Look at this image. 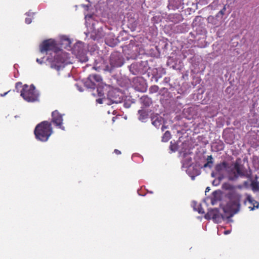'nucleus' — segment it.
I'll return each instance as SVG.
<instances>
[{
  "instance_id": "22",
  "label": "nucleus",
  "mask_w": 259,
  "mask_h": 259,
  "mask_svg": "<svg viewBox=\"0 0 259 259\" xmlns=\"http://www.w3.org/2000/svg\"><path fill=\"white\" fill-rule=\"evenodd\" d=\"M206 162L202 167L203 168L208 167L211 168L212 167L213 164V159L211 155H209L206 158Z\"/></svg>"
},
{
  "instance_id": "17",
  "label": "nucleus",
  "mask_w": 259,
  "mask_h": 259,
  "mask_svg": "<svg viewBox=\"0 0 259 259\" xmlns=\"http://www.w3.org/2000/svg\"><path fill=\"white\" fill-rule=\"evenodd\" d=\"M105 36V33L102 28L100 27L97 29H95L92 34V37L94 39H99Z\"/></svg>"
},
{
  "instance_id": "39",
  "label": "nucleus",
  "mask_w": 259,
  "mask_h": 259,
  "mask_svg": "<svg viewBox=\"0 0 259 259\" xmlns=\"http://www.w3.org/2000/svg\"><path fill=\"white\" fill-rule=\"evenodd\" d=\"M25 22L26 24H29L32 22V18H26L25 19Z\"/></svg>"
},
{
  "instance_id": "26",
  "label": "nucleus",
  "mask_w": 259,
  "mask_h": 259,
  "mask_svg": "<svg viewBox=\"0 0 259 259\" xmlns=\"http://www.w3.org/2000/svg\"><path fill=\"white\" fill-rule=\"evenodd\" d=\"M222 188L224 190H228L230 191H231V190L234 189V186H233L228 183H224L222 185Z\"/></svg>"
},
{
  "instance_id": "41",
  "label": "nucleus",
  "mask_w": 259,
  "mask_h": 259,
  "mask_svg": "<svg viewBox=\"0 0 259 259\" xmlns=\"http://www.w3.org/2000/svg\"><path fill=\"white\" fill-rule=\"evenodd\" d=\"M43 58H42V59H36V62H37L38 63H39V64H41L42 63V62H43V60H43Z\"/></svg>"
},
{
  "instance_id": "2",
  "label": "nucleus",
  "mask_w": 259,
  "mask_h": 259,
  "mask_svg": "<svg viewBox=\"0 0 259 259\" xmlns=\"http://www.w3.org/2000/svg\"><path fill=\"white\" fill-rule=\"evenodd\" d=\"M215 170L219 174L226 170L228 174L229 180L230 181H236L239 177L249 178L251 175V171L245 169L241 164L240 159H237L230 165H229L226 161L217 164L215 166Z\"/></svg>"
},
{
  "instance_id": "38",
  "label": "nucleus",
  "mask_w": 259,
  "mask_h": 259,
  "mask_svg": "<svg viewBox=\"0 0 259 259\" xmlns=\"http://www.w3.org/2000/svg\"><path fill=\"white\" fill-rule=\"evenodd\" d=\"M180 154L181 155H182L183 157H185L186 155L188 154V152L185 151H180Z\"/></svg>"
},
{
  "instance_id": "55",
  "label": "nucleus",
  "mask_w": 259,
  "mask_h": 259,
  "mask_svg": "<svg viewBox=\"0 0 259 259\" xmlns=\"http://www.w3.org/2000/svg\"><path fill=\"white\" fill-rule=\"evenodd\" d=\"M87 1H88V2H90V1H89V0H87Z\"/></svg>"
},
{
  "instance_id": "46",
  "label": "nucleus",
  "mask_w": 259,
  "mask_h": 259,
  "mask_svg": "<svg viewBox=\"0 0 259 259\" xmlns=\"http://www.w3.org/2000/svg\"><path fill=\"white\" fill-rule=\"evenodd\" d=\"M200 16H197L195 19L193 21V24H194L195 23V21H196L197 20V19H200Z\"/></svg>"
},
{
  "instance_id": "7",
  "label": "nucleus",
  "mask_w": 259,
  "mask_h": 259,
  "mask_svg": "<svg viewBox=\"0 0 259 259\" xmlns=\"http://www.w3.org/2000/svg\"><path fill=\"white\" fill-rule=\"evenodd\" d=\"M128 67L130 72L134 75L144 74L149 69L147 61L134 62Z\"/></svg>"
},
{
  "instance_id": "51",
  "label": "nucleus",
  "mask_w": 259,
  "mask_h": 259,
  "mask_svg": "<svg viewBox=\"0 0 259 259\" xmlns=\"http://www.w3.org/2000/svg\"><path fill=\"white\" fill-rule=\"evenodd\" d=\"M10 92V91H9L8 92H7L6 93H5L4 94H1V96L2 97H4L9 92Z\"/></svg>"
},
{
  "instance_id": "42",
  "label": "nucleus",
  "mask_w": 259,
  "mask_h": 259,
  "mask_svg": "<svg viewBox=\"0 0 259 259\" xmlns=\"http://www.w3.org/2000/svg\"><path fill=\"white\" fill-rule=\"evenodd\" d=\"M27 16H29V17H31V16H33L34 13H31L30 12H27L25 14Z\"/></svg>"
},
{
  "instance_id": "37",
  "label": "nucleus",
  "mask_w": 259,
  "mask_h": 259,
  "mask_svg": "<svg viewBox=\"0 0 259 259\" xmlns=\"http://www.w3.org/2000/svg\"><path fill=\"white\" fill-rule=\"evenodd\" d=\"M221 179H222L221 178H219V180L218 181L213 180L212 182V185L214 186H218L219 184L220 181L221 180Z\"/></svg>"
},
{
  "instance_id": "31",
  "label": "nucleus",
  "mask_w": 259,
  "mask_h": 259,
  "mask_svg": "<svg viewBox=\"0 0 259 259\" xmlns=\"http://www.w3.org/2000/svg\"><path fill=\"white\" fill-rule=\"evenodd\" d=\"M194 209L196 211H197L200 214H203L205 212L200 204L198 205V208H196L194 206Z\"/></svg>"
},
{
  "instance_id": "25",
  "label": "nucleus",
  "mask_w": 259,
  "mask_h": 259,
  "mask_svg": "<svg viewBox=\"0 0 259 259\" xmlns=\"http://www.w3.org/2000/svg\"><path fill=\"white\" fill-rule=\"evenodd\" d=\"M171 138V134L169 131L165 132L162 138V141L164 142H167Z\"/></svg>"
},
{
  "instance_id": "20",
  "label": "nucleus",
  "mask_w": 259,
  "mask_h": 259,
  "mask_svg": "<svg viewBox=\"0 0 259 259\" xmlns=\"http://www.w3.org/2000/svg\"><path fill=\"white\" fill-rule=\"evenodd\" d=\"M140 100L142 104L146 107L150 106L152 103L151 99L148 97L147 96H142Z\"/></svg>"
},
{
  "instance_id": "52",
  "label": "nucleus",
  "mask_w": 259,
  "mask_h": 259,
  "mask_svg": "<svg viewBox=\"0 0 259 259\" xmlns=\"http://www.w3.org/2000/svg\"><path fill=\"white\" fill-rule=\"evenodd\" d=\"M166 128V126H164L163 125H162V127H161V130L162 131H163L164 130V129H165Z\"/></svg>"
},
{
  "instance_id": "13",
  "label": "nucleus",
  "mask_w": 259,
  "mask_h": 259,
  "mask_svg": "<svg viewBox=\"0 0 259 259\" xmlns=\"http://www.w3.org/2000/svg\"><path fill=\"white\" fill-rule=\"evenodd\" d=\"M135 89L140 92H144L146 90L145 82L142 78L135 77L133 79Z\"/></svg>"
},
{
  "instance_id": "3",
  "label": "nucleus",
  "mask_w": 259,
  "mask_h": 259,
  "mask_svg": "<svg viewBox=\"0 0 259 259\" xmlns=\"http://www.w3.org/2000/svg\"><path fill=\"white\" fill-rule=\"evenodd\" d=\"M107 88L106 84L97 88V92L99 97L96 99L98 103L110 105L112 104L120 103L123 101V93L119 90L112 89L108 91Z\"/></svg>"
},
{
  "instance_id": "50",
  "label": "nucleus",
  "mask_w": 259,
  "mask_h": 259,
  "mask_svg": "<svg viewBox=\"0 0 259 259\" xmlns=\"http://www.w3.org/2000/svg\"><path fill=\"white\" fill-rule=\"evenodd\" d=\"M230 230H227L224 231V234L226 235L229 234L230 233Z\"/></svg>"
},
{
  "instance_id": "54",
  "label": "nucleus",
  "mask_w": 259,
  "mask_h": 259,
  "mask_svg": "<svg viewBox=\"0 0 259 259\" xmlns=\"http://www.w3.org/2000/svg\"><path fill=\"white\" fill-rule=\"evenodd\" d=\"M213 24H214V25H218V23H217V22H214V23H213Z\"/></svg>"
},
{
  "instance_id": "28",
  "label": "nucleus",
  "mask_w": 259,
  "mask_h": 259,
  "mask_svg": "<svg viewBox=\"0 0 259 259\" xmlns=\"http://www.w3.org/2000/svg\"><path fill=\"white\" fill-rule=\"evenodd\" d=\"M174 18H176V20H171L172 21H173L175 23H178L179 21H181L182 19V17L181 15L179 14H176L173 15Z\"/></svg>"
},
{
  "instance_id": "19",
  "label": "nucleus",
  "mask_w": 259,
  "mask_h": 259,
  "mask_svg": "<svg viewBox=\"0 0 259 259\" xmlns=\"http://www.w3.org/2000/svg\"><path fill=\"white\" fill-rule=\"evenodd\" d=\"M138 119L142 122H145L146 119L148 118V113L144 109H141L138 111Z\"/></svg>"
},
{
  "instance_id": "14",
  "label": "nucleus",
  "mask_w": 259,
  "mask_h": 259,
  "mask_svg": "<svg viewBox=\"0 0 259 259\" xmlns=\"http://www.w3.org/2000/svg\"><path fill=\"white\" fill-rule=\"evenodd\" d=\"M105 41L107 45L112 47L116 46L118 42V39L115 38L113 33L108 34L106 36Z\"/></svg>"
},
{
  "instance_id": "1",
  "label": "nucleus",
  "mask_w": 259,
  "mask_h": 259,
  "mask_svg": "<svg viewBox=\"0 0 259 259\" xmlns=\"http://www.w3.org/2000/svg\"><path fill=\"white\" fill-rule=\"evenodd\" d=\"M52 51L50 54L52 57H48V60L51 62L52 68L59 71L68 64L71 63L67 54L61 51L57 47L55 41L52 39L44 40L40 46L41 53Z\"/></svg>"
},
{
  "instance_id": "43",
  "label": "nucleus",
  "mask_w": 259,
  "mask_h": 259,
  "mask_svg": "<svg viewBox=\"0 0 259 259\" xmlns=\"http://www.w3.org/2000/svg\"><path fill=\"white\" fill-rule=\"evenodd\" d=\"M238 188L239 189H242L243 188V186L241 185H238L237 186H234V189Z\"/></svg>"
},
{
  "instance_id": "27",
  "label": "nucleus",
  "mask_w": 259,
  "mask_h": 259,
  "mask_svg": "<svg viewBox=\"0 0 259 259\" xmlns=\"http://www.w3.org/2000/svg\"><path fill=\"white\" fill-rule=\"evenodd\" d=\"M221 194V192L220 190H216L212 192V198H217V200H219L220 198Z\"/></svg>"
},
{
  "instance_id": "53",
  "label": "nucleus",
  "mask_w": 259,
  "mask_h": 259,
  "mask_svg": "<svg viewBox=\"0 0 259 259\" xmlns=\"http://www.w3.org/2000/svg\"><path fill=\"white\" fill-rule=\"evenodd\" d=\"M132 59H136V56H133L131 57Z\"/></svg>"
},
{
  "instance_id": "12",
  "label": "nucleus",
  "mask_w": 259,
  "mask_h": 259,
  "mask_svg": "<svg viewBox=\"0 0 259 259\" xmlns=\"http://www.w3.org/2000/svg\"><path fill=\"white\" fill-rule=\"evenodd\" d=\"M183 5V0H168L167 8L169 10H176L182 9Z\"/></svg>"
},
{
  "instance_id": "32",
  "label": "nucleus",
  "mask_w": 259,
  "mask_h": 259,
  "mask_svg": "<svg viewBox=\"0 0 259 259\" xmlns=\"http://www.w3.org/2000/svg\"><path fill=\"white\" fill-rule=\"evenodd\" d=\"M159 88L157 85H153L151 86L149 89V92L150 93H154L157 92L158 91Z\"/></svg>"
},
{
  "instance_id": "8",
  "label": "nucleus",
  "mask_w": 259,
  "mask_h": 259,
  "mask_svg": "<svg viewBox=\"0 0 259 259\" xmlns=\"http://www.w3.org/2000/svg\"><path fill=\"white\" fill-rule=\"evenodd\" d=\"M124 63V59L122 55L118 52H113L110 57L111 68H108L107 70L111 71L113 68L121 67Z\"/></svg>"
},
{
  "instance_id": "48",
  "label": "nucleus",
  "mask_w": 259,
  "mask_h": 259,
  "mask_svg": "<svg viewBox=\"0 0 259 259\" xmlns=\"http://www.w3.org/2000/svg\"><path fill=\"white\" fill-rule=\"evenodd\" d=\"M216 175H217V174L215 172H213V171L212 172L211 174V176L213 178L215 177L216 176Z\"/></svg>"
},
{
  "instance_id": "4",
  "label": "nucleus",
  "mask_w": 259,
  "mask_h": 259,
  "mask_svg": "<svg viewBox=\"0 0 259 259\" xmlns=\"http://www.w3.org/2000/svg\"><path fill=\"white\" fill-rule=\"evenodd\" d=\"M227 197L229 201L224 207V212H229L227 219H231L235 214L238 212L240 209V200L241 195L236 189L231 190L226 194Z\"/></svg>"
},
{
  "instance_id": "23",
  "label": "nucleus",
  "mask_w": 259,
  "mask_h": 259,
  "mask_svg": "<svg viewBox=\"0 0 259 259\" xmlns=\"http://www.w3.org/2000/svg\"><path fill=\"white\" fill-rule=\"evenodd\" d=\"M138 24V22L137 20H135L134 19L131 18L128 20V26L132 31H134L136 30Z\"/></svg>"
},
{
  "instance_id": "40",
  "label": "nucleus",
  "mask_w": 259,
  "mask_h": 259,
  "mask_svg": "<svg viewBox=\"0 0 259 259\" xmlns=\"http://www.w3.org/2000/svg\"><path fill=\"white\" fill-rule=\"evenodd\" d=\"M218 201V200H217V198H212L211 201V204L214 205L217 203Z\"/></svg>"
},
{
  "instance_id": "44",
  "label": "nucleus",
  "mask_w": 259,
  "mask_h": 259,
  "mask_svg": "<svg viewBox=\"0 0 259 259\" xmlns=\"http://www.w3.org/2000/svg\"><path fill=\"white\" fill-rule=\"evenodd\" d=\"M114 153H116V154H121V152L117 149L114 150Z\"/></svg>"
},
{
  "instance_id": "29",
  "label": "nucleus",
  "mask_w": 259,
  "mask_h": 259,
  "mask_svg": "<svg viewBox=\"0 0 259 259\" xmlns=\"http://www.w3.org/2000/svg\"><path fill=\"white\" fill-rule=\"evenodd\" d=\"M123 100H124L123 106L126 108H130L131 107L132 104L134 103V102L132 101V100H126L124 99H123Z\"/></svg>"
},
{
  "instance_id": "24",
  "label": "nucleus",
  "mask_w": 259,
  "mask_h": 259,
  "mask_svg": "<svg viewBox=\"0 0 259 259\" xmlns=\"http://www.w3.org/2000/svg\"><path fill=\"white\" fill-rule=\"evenodd\" d=\"M226 11V8L224 7L221 10H220L219 13L216 15L215 17L216 19L219 21L222 20L223 18V16L225 14V12Z\"/></svg>"
},
{
  "instance_id": "49",
  "label": "nucleus",
  "mask_w": 259,
  "mask_h": 259,
  "mask_svg": "<svg viewBox=\"0 0 259 259\" xmlns=\"http://www.w3.org/2000/svg\"><path fill=\"white\" fill-rule=\"evenodd\" d=\"M210 189L209 187H207L206 189H205V193H206L207 192H208L209 191H210Z\"/></svg>"
},
{
  "instance_id": "33",
  "label": "nucleus",
  "mask_w": 259,
  "mask_h": 259,
  "mask_svg": "<svg viewBox=\"0 0 259 259\" xmlns=\"http://www.w3.org/2000/svg\"><path fill=\"white\" fill-rule=\"evenodd\" d=\"M63 40L65 42V45L66 46L65 48H66L67 47L71 48V47L70 46L71 44V41L68 38H64V39Z\"/></svg>"
},
{
  "instance_id": "9",
  "label": "nucleus",
  "mask_w": 259,
  "mask_h": 259,
  "mask_svg": "<svg viewBox=\"0 0 259 259\" xmlns=\"http://www.w3.org/2000/svg\"><path fill=\"white\" fill-rule=\"evenodd\" d=\"M229 212L225 213L224 214H220L218 209L214 208L208 210V211L205 215L204 217L207 220L212 219L215 223H220L222 219H227L229 221L230 219H227L226 216H228Z\"/></svg>"
},
{
  "instance_id": "6",
  "label": "nucleus",
  "mask_w": 259,
  "mask_h": 259,
  "mask_svg": "<svg viewBox=\"0 0 259 259\" xmlns=\"http://www.w3.org/2000/svg\"><path fill=\"white\" fill-rule=\"evenodd\" d=\"M20 96L27 102H35L39 101V93L33 84H25L20 91Z\"/></svg>"
},
{
  "instance_id": "15",
  "label": "nucleus",
  "mask_w": 259,
  "mask_h": 259,
  "mask_svg": "<svg viewBox=\"0 0 259 259\" xmlns=\"http://www.w3.org/2000/svg\"><path fill=\"white\" fill-rule=\"evenodd\" d=\"M85 51V50L84 49V44L81 42H78L76 43L72 48V52L75 56L77 54L82 53Z\"/></svg>"
},
{
  "instance_id": "30",
  "label": "nucleus",
  "mask_w": 259,
  "mask_h": 259,
  "mask_svg": "<svg viewBox=\"0 0 259 259\" xmlns=\"http://www.w3.org/2000/svg\"><path fill=\"white\" fill-rule=\"evenodd\" d=\"M169 149L171 152H176L178 150L177 144H176L175 143H172V142H170Z\"/></svg>"
},
{
  "instance_id": "16",
  "label": "nucleus",
  "mask_w": 259,
  "mask_h": 259,
  "mask_svg": "<svg viewBox=\"0 0 259 259\" xmlns=\"http://www.w3.org/2000/svg\"><path fill=\"white\" fill-rule=\"evenodd\" d=\"M151 121L152 124L158 128L163 122V119L159 115H155L151 117Z\"/></svg>"
},
{
  "instance_id": "21",
  "label": "nucleus",
  "mask_w": 259,
  "mask_h": 259,
  "mask_svg": "<svg viewBox=\"0 0 259 259\" xmlns=\"http://www.w3.org/2000/svg\"><path fill=\"white\" fill-rule=\"evenodd\" d=\"M76 58L78 60V61L81 63H84L88 61V57L87 56V52L86 51L82 53H80L79 54H77L75 55Z\"/></svg>"
},
{
  "instance_id": "35",
  "label": "nucleus",
  "mask_w": 259,
  "mask_h": 259,
  "mask_svg": "<svg viewBox=\"0 0 259 259\" xmlns=\"http://www.w3.org/2000/svg\"><path fill=\"white\" fill-rule=\"evenodd\" d=\"M252 188L254 190H259V183L258 182H254L252 184Z\"/></svg>"
},
{
  "instance_id": "10",
  "label": "nucleus",
  "mask_w": 259,
  "mask_h": 259,
  "mask_svg": "<svg viewBox=\"0 0 259 259\" xmlns=\"http://www.w3.org/2000/svg\"><path fill=\"white\" fill-rule=\"evenodd\" d=\"M102 80V77L100 75L97 74H91L85 81L84 85L88 88L95 89L96 83H98V85L97 87V88L99 86L103 85L102 84H100Z\"/></svg>"
},
{
  "instance_id": "45",
  "label": "nucleus",
  "mask_w": 259,
  "mask_h": 259,
  "mask_svg": "<svg viewBox=\"0 0 259 259\" xmlns=\"http://www.w3.org/2000/svg\"><path fill=\"white\" fill-rule=\"evenodd\" d=\"M160 76L157 77L156 75H154L153 76V78L155 79V80L156 82H157L158 81V78H160Z\"/></svg>"
},
{
  "instance_id": "5",
  "label": "nucleus",
  "mask_w": 259,
  "mask_h": 259,
  "mask_svg": "<svg viewBox=\"0 0 259 259\" xmlns=\"http://www.w3.org/2000/svg\"><path fill=\"white\" fill-rule=\"evenodd\" d=\"M34 133L37 140L46 142L52 134L51 123L47 121L40 122L35 127Z\"/></svg>"
},
{
  "instance_id": "34",
  "label": "nucleus",
  "mask_w": 259,
  "mask_h": 259,
  "mask_svg": "<svg viewBox=\"0 0 259 259\" xmlns=\"http://www.w3.org/2000/svg\"><path fill=\"white\" fill-rule=\"evenodd\" d=\"M23 88V85H22V82H17L15 84V89L16 90L17 92H19V88Z\"/></svg>"
},
{
  "instance_id": "18",
  "label": "nucleus",
  "mask_w": 259,
  "mask_h": 259,
  "mask_svg": "<svg viewBox=\"0 0 259 259\" xmlns=\"http://www.w3.org/2000/svg\"><path fill=\"white\" fill-rule=\"evenodd\" d=\"M246 201H248L250 204L253 205L252 207H249V208L250 210H253L255 208H257L258 207V202L254 200L250 195L246 194V200L244 201V204L246 203Z\"/></svg>"
},
{
  "instance_id": "11",
  "label": "nucleus",
  "mask_w": 259,
  "mask_h": 259,
  "mask_svg": "<svg viewBox=\"0 0 259 259\" xmlns=\"http://www.w3.org/2000/svg\"><path fill=\"white\" fill-rule=\"evenodd\" d=\"M52 122L59 128L64 131L65 127L63 124V115L61 114L57 110H55L52 113Z\"/></svg>"
},
{
  "instance_id": "47",
  "label": "nucleus",
  "mask_w": 259,
  "mask_h": 259,
  "mask_svg": "<svg viewBox=\"0 0 259 259\" xmlns=\"http://www.w3.org/2000/svg\"><path fill=\"white\" fill-rule=\"evenodd\" d=\"M213 19H214V18L213 17H209L208 18V20L209 22H210Z\"/></svg>"
},
{
  "instance_id": "36",
  "label": "nucleus",
  "mask_w": 259,
  "mask_h": 259,
  "mask_svg": "<svg viewBox=\"0 0 259 259\" xmlns=\"http://www.w3.org/2000/svg\"><path fill=\"white\" fill-rule=\"evenodd\" d=\"M224 149V144L222 142H220L218 143V148H217V150H222Z\"/></svg>"
}]
</instances>
